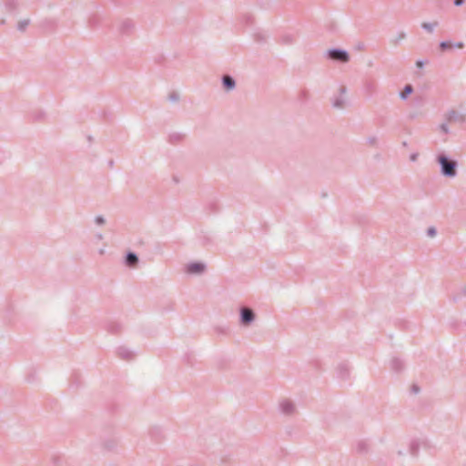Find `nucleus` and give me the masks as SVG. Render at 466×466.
Masks as SVG:
<instances>
[{
  "mask_svg": "<svg viewBox=\"0 0 466 466\" xmlns=\"http://www.w3.org/2000/svg\"><path fill=\"white\" fill-rule=\"evenodd\" d=\"M436 162L440 167V173L442 177L452 178L458 174V160L447 155L444 151L436 155Z\"/></svg>",
  "mask_w": 466,
  "mask_h": 466,
  "instance_id": "nucleus-1",
  "label": "nucleus"
},
{
  "mask_svg": "<svg viewBox=\"0 0 466 466\" xmlns=\"http://www.w3.org/2000/svg\"><path fill=\"white\" fill-rule=\"evenodd\" d=\"M326 57L329 60L341 64L348 63L350 59L349 52L339 47H332L328 49L326 51Z\"/></svg>",
  "mask_w": 466,
  "mask_h": 466,
  "instance_id": "nucleus-2",
  "label": "nucleus"
},
{
  "mask_svg": "<svg viewBox=\"0 0 466 466\" xmlns=\"http://www.w3.org/2000/svg\"><path fill=\"white\" fill-rule=\"evenodd\" d=\"M256 312L251 308L241 306L239 308V324L242 327L250 326L256 319Z\"/></svg>",
  "mask_w": 466,
  "mask_h": 466,
  "instance_id": "nucleus-3",
  "label": "nucleus"
},
{
  "mask_svg": "<svg viewBox=\"0 0 466 466\" xmlns=\"http://www.w3.org/2000/svg\"><path fill=\"white\" fill-rule=\"evenodd\" d=\"M206 264L202 261H192L187 264L186 271L191 275H200L206 270Z\"/></svg>",
  "mask_w": 466,
  "mask_h": 466,
  "instance_id": "nucleus-4",
  "label": "nucleus"
},
{
  "mask_svg": "<svg viewBox=\"0 0 466 466\" xmlns=\"http://www.w3.org/2000/svg\"><path fill=\"white\" fill-rule=\"evenodd\" d=\"M135 30V24L130 19H124L117 25V31L122 35H130Z\"/></svg>",
  "mask_w": 466,
  "mask_h": 466,
  "instance_id": "nucleus-5",
  "label": "nucleus"
},
{
  "mask_svg": "<svg viewBox=\"0 0 466 466\" xmlns=\"http://www.w3.org/2000/svg\"><path fill=\"white\" fill-rule=\"evenodd\" d=\"M139 263L138 255L131 250L126 252L124 257V264L129 268H135Z\"/></svg>",
  "mask_w": 466,
  "mask_h": 466,
  "instance_id": "nucleus-6",
  "label": "nucleus"
},
{
  "mask_svg": "<svg viewBox=\"0 0 466 466\" xmlns=\"http://www.w3.org/2000/svg\"><path fill=\"white\" fill-rule=\"evenodd\" d=\"M116 353L118 358L123 360L130 361L135 359L136 353L127 348L126 346H119L116 350Z\"/></svg>",
  "mask_w": 466,
  "mask_h": 466,
  "instance_id": "nucleus-7",
  "label": "nucleus"
},
{
  "mask_svg": "<svg viewBox=\"0 0 466 466\" xmlns=\"http://www.w3.org/2000/svg\"><path fill=\"white\" fill-rule=\"evenodd\" d=\"M363 92L368 98L372 97L377 92V82L373 79L365 80Z\"/></svg>",
  "mask_w": 466,
  "mask_h": 466,
  "instance_id": "nucleus-8",
  "label": "nucleus"
},
{
  "mask_svg": "<svg viewBox=\"0 0 466 466\" xmlns=\"http://www.w3.org/2000/svg\"><path fill=\"white\" fill-rule=\"evenodd\" d=\"M106 330L112 335H118L123 330V326L120 322L116 320H108L105 324Z\"/></svg>",
  "mask_w": 466,
  "mask_h": 466,
  "instance_id": "nucleus-9",
  "label": "nucleus"
},
{
  "mask_svg": "<svg viewBox=\"0 0 466 466\" xmlns=\"http://www.w3.org/2000/svg\"><path fill=\"white\" fill-rule=\"evenodd\" d=\"M280 411L284 415L290 416L296 411L295 404L289 400H284L279 403Z\"/></svg>",
  "mask_w": 466,
  "mask_h": 466,
  "instance_id": "nucleus-10",
  "label": "nucleus"
},
{
  "mask_svg": "<svg viewBox=\"0 0 466 466\" xmlns=\"http://www.w3.org/2000/svg\"><path fill=\"white\" fill-rule=\"evenodd\" d=\"M446 120H447V122H450V123H451V122L464 123L466 120V117H465V116L460 114L457 110L451 109L446 114Z\"/></svg>",
  "mask_w": 466,
  "mask_h": 466,
  "instance_id": "nucleus-11",
  "label": "nucleus"
},
{
  "mask_svg": "<svg viewBox=\"0 0 466 466\" xmlns=\"http://www.w3.org/2000/svg\"><path fill=\"white\" fill-rule=\"evenodd\" d=\"M198 239L203 247H211L215 243L214 236L207 231H201Z\"/></svg>",
  "mask_w": 466,
  "mask_h": 466,
  "instance_id": "nucleus-12",
  "label": "nucleus"
},
{
  "mask_svg": "<svg viewBox=\"0 0 466 466\" xmlns=\"http://www.w3.org/2000/svg\"><path fill=\"white\" fill-rule=\"evenodd\" d=\"M221 82L222 86L226 91H231L236 87L235 78L228 74H225L222 76Z\"/></svg>",
  "mask_w": 466,
  "mask_h": 466,
  "instance_id": "nucleus-13",
  "label": "nucleus"
},
{
  "mask_svg": "<svg viewBox=\"0 0 466 466\" xmlns=\"http://www.w3.org/2000/svg\"><path fill=\"white\" fill-rule=\"evenodd\" d=\"M405 368V364H404V361L398 358V357H393L390 360V369L396 372V373H400L401 371H403Z\"/></svg>",
  "mask_w": 466,
  "mask_h": 466,
  "instance_id": "nucleus-14",
  "label": "nucleus"
},
{
  "mask_svg": "<svg viewBox=\"0 0 466 466\" xmlns=\"http://www.w3.org/2000/svg\"><path fill=\"white\" fill-rule=\"evenodd\" d=\"M338 375L341 380H347L350 376V368L347 363H339L337 368Z\"/></svg>",
  "mask_w": 466,
  "mask_h": 466,
  "instance_id": "nucleus-15",
  "label": "nucleus"
},
{
  "mask_svg": "<svg viewBox=\"0 0 466 466\" xmlns=\"http://www.w3.org/2000/svg\"><path fill=\"white\" fill-rule=\"evenodd\" d=\"M414 88L412 85L406 84L404 87L400 91L399 96L401 100H407L408 97L413 93Z\"/></svg>",
  "mask_w": 466,
  "mask_h": 466,
  "instance_id": "nucleus-16",
  "label": "nucleus"
},
{
  "mask_svg": "<svg viewBox=\"0 0 466 466\" xmlns=\"http://www.w3.org/2000/svg\"><path fill=\"white\" fill-rule=\"evenodd\" d=\"M185 137L186 135L183 133L175 132L168 136V142L172 145H177L181 143L184 140Z\"/></svg>",
  "mask_w": 466,
  "mask_h": 466,
  "instance_id": "nucleus-17",
  "label": "nucleus"
},
{
  "mask_svg": "<svg viewBox=\"0 0 466 466\" xmlns=\"http://www.w3.org/2000/svg\"><path fill=\"white\" fill-rule=\"evenodd\" d=\"M82 385V379L81 376L75 372L71 375L70 380H69V386L72 389H78Z\"/></svg>",
  "mask_w": 466,
  "mask_h": 466,
  "instance_id": "nucleus-18",
  "label": "nucleus"
},
{
  "mask_svg": "<svg viewBox=\"0 0 466 466\" xmlns=\"http://www.w3.org/2000/svg\"><path fill=\"white\" fill-rule=\"evenodd\" d=\"M101 21H102L101 16L97 14H94L89 16L87 25L91 29H95V28L98 27Z\"/></svg>",
  "mask_w": 466,
  "mask_h": 466,
  "instance_id": "nucleus-19",
  "label": "nucleus"
},
{
  "mask_svg": "<svg viewBox=\"0 0 466 466\" xmlns=\"http://www.w3.org/2000/svg\"><path fill=\"white\" fill-rule=\"evenodd\" d=\"M149 435L154 440H160L163 437L162 428L159 426H153L149 430Z\"/></svg>",
  "mask_w": 466,
  "mask_h": 466,
  "instance_id": "nucleus-20",
  "label": "nucleus"
},
{
  "mask_svg": "<svg viewBox=\"0 0 466 466\" xmlns=\"http://www.w3.org/2000/svg\"><path fill=\"white\" fill-rule=\"evenodd\" d=\"M18 3L16 0H5V9L8 13H13L16 10Z\"/></svg>",
  "mask_w": 466,
  "mask_h": 466,
  "instance_id": "nucleus-21",
  "label": "nucleus"
},
{
  "mask_svg": "<svg viewBox=\"0 0 466 466\" xmlns=\"http://www.w3.org/2000/svg\"><path fill=\"white\" fill-rule=\"evenodd\" d=\"M296 35L292 34H285L280 36V43L283 45H291L295 42Z\"/></svg>",
  "mask_w": 466,
  "mask_h": 466,
  "instance_id": "nucleus-22",
  "label": "nucleus"
},
{
  "mask_svg": "<svg viewBox=\"0 0 466 466\" xmlns=\"http://www.w3.org/2000/svg\"><path fill=\"white\" fill-rule=\"evenodd\" d=\"M438 25H439V22L438 21H434V22H431V23L423 22L420 26L426 32L432 33L434 28L437 27Z\"/></svg>",
  "mask_w": 466,
  "mask_h": 466,
  "instance_id": "nucleus-23",
  "label": "nucleus"
},
{
  "mask_svg": "<svg viewBox=\"0 0 466 466\" xmlns=\"http://www.w3.org/2000/svg\"><path fill=\"white\" fill-rule=\"evenodd\" d=\"M410 453L413 457L418 456L420 451V443L418 441H412L410 444Z\"/></svg>",
  "mask_w": 466,
  "mask_h": 466,
  "instance_id": "nucleus-24",
  "label": "nucleus"
},
{
  "mask_svg": "<svg viewBox=\"0 0 466 466\" xmlns=\"http://www.w3.org/2000/svg\"><path fill=\"white\" fill-rule=\"evenodd\" d=\"M345 100L341 97V96H336L332 100V106L335 108L341 109L344 107Z\"/></svg>",
  "mask_w": 466,
  "mask_h": 466,
  "instance_id": "nucleus-25",
  "label": "nucleus"
},
{
  "mask_svg": "<svg viewBox=\"0 0 466 466\" xmlns=\"http://www.w3.org/2000/svg\"><path fill=\"white\" fill-rule=\"evenodd\" d=\"M453 47V44L451 41L444 40L439 43V48L441 52H446L447 50Z\"/></svg>",
  "mask_w": 466,
  "mask_h": 466,
  "instance_id": "nucleus-26",
  "label": "nucleus"
},
{
  "mask_svg": "<svg viewBox=\"0 0 466 466\" xmlns=\"http://www.w3.org/2000/svg\"><path fill=\"white\" fill-rule=\"evenodd\" d=\"M183 360L184 361L189 365V366H193L194 365V362L196 360V358H195V355L193 352H187L184 357H183Z\"/></svg>",
  "mask_w": 466,
  "mask_h": 466,
  "instance_id": "nucleus-27",
  "label": "nucleus"
},
{
  "mask_svg": "<svg viewBox=\"0 0 466 466\" xmlns=\"http://www.w3.org/2000/svg\"><path fill=\"white\" fill-rule=\"evenodd\" d=\"M29 24H30V20L29 19L21 20V21L18 22L16 28H17L18 31L24 32V31H25V29L27 28Z\"/></svg>",
  "mask_w": 466,
  "mask_h": 466,
  "instance_id": "nucleus-28",
  "label": "nucleus"
},
{
  "mask_svg": "<svg viewBox=\"0 0 466 466\" xmlns=\"http://www.w3.org/2000/svg\"><path fill=\"white\" fill-rule=\"evenodd\" d=\"M462 297H466V285L463 286L461 290L455 294L452 298V300L454 302H457L458 300H460Z\"/></svg>",
  "mask_w": 466,
  "mask_h": 466,
  "instance_id": "nucleus-29",
  "label": "nucleus"
},
{
  "mask_svg": "<svg viewBox=\"0 0 466 466\" xmlns=\"http://www.w3.org/2000/svg\"><path fill=\"white\" fill-rule=\"evenodd\" d=\"M309 98V93L307 89H301L299 93V99L301 102H307Z\"/></svg>",
  "mask_w": 466,
  "mask_h": 466,
  "instance_id": "nucleus-30",
  "label": "nucleus"
},
{
  "mask_svg": "<svg viewBox=\"0 0 466 466\" xmlns=\"http://www.w3.org/2000/svg\"><path fill=\"white\" fill-rule=\"evenodd\" d=\"M357 451L359 453H365L368 451V444L361 441H359L358 444H357Z\"/></svg>",
  "mask_w": 466,
  "mask_h": 466,
  "instance_id": "nucleus-31",
  "label": "nucleus"
},
{
  "mask_svg": "<svg viewBox=\"0 0 466 466\" xmlns=\"http://www.w3.org/2000/svg\"><path fill=\"white\" fill-rule=\"evenodd\" d=\"M405 38H406V34H405V32L401 31V32L398 33V35L396 36V38L391 40V43L394 46H398L400 44V42Z\"/></svg>",
  "mask_w": 466,
  "mask_h": 466,
  "instance_id": "nucleus-32",
  "label": "nucleus"
},
{
  "mask_svg": "<svg viewBox=\"0 0 466 466\" xmlns=\"http://www.w3.org/2000/svg\"><path fill=\"white\" fill-rule=\"evenodd\" d=\"M254 40L258 43H265L266 35L262 32H256L254 34Z\"/></svg>",
  "mask_w": 466,
  "mask_h": 466,
  "instance_id": "nucleus-33",
  "label": "nucleus"
},
{
  "mask_svg": "<svg viewBox=\"0 0 466 466\" xmlns=\"http://www.w3.org/2000/svg\"><path fill=\"white\" fill-rule=\"evenodd\" d=\"M45 112L39 110L32 114V118L34 121H41L45 117Z\"/></svg>",
  "mask_w": 466,
  "mask_h": 466,
  "instance_id": "nucleus-34",
  "label": "nucleus"
},
{
  "mask_svg": "<svg viewBox=\"0 0 466 466\" xmlns=\"http://www.w3.org/2000/svg\"><path fill=\"white\" fill-rule=\"evenodd\" d=\"M253 16L251 15H242V22L246 25H251L253 24Z\"/></svg>",
  "mask_w": 466,
  "mask_h": 466,
  "instance_id": "nucleus-35",
  "label": "nucleus"
},
{
  "mask_svg": "<svg viewBox=\"0 0 466 466\" xmlns=\"http://www.w3.org/2000/svg\"><path fill=\"white\" fill-rule=\"evenodd\" d=\"M208 209L210 214H215L218 211V206L216 202H210L208 205Z\"/></svg>",
  "mask_w": 466,
  "mask_h": 466,
  "instance_id": "nucleus-36",
  "label": "nucleus"
},
{
  "mask_svg": "<svg viewBox=\"0 0 466 466\" xmlns=\"http://www.w3.org/2000/svg\"><path fill=\"white\" fill-rule=\"evenodd\" d=\"M95 223L98 226H102L106 223V218L102 215H97L95 217Z\"/></svg>",
  "mask_w": 466,
  "mask_h": 466,
  "instance_id": "nucleus-37",
  "label": "nucleus"
},
{
  "mask_svg": "<svg viewBox=\"0 0 466 466\" xmlns=\"http://www.w3.org/2000/svg\"><path fill=\"white\" fill-rule=\"evenodd\" d=\"M168 99L171 102H177L179 100V95L177 92L173 91L168 95Z\"/></svg>",
  "mask_w": 466,
  "mask_h": 466,
  "instance_id": "nucleus-38",
  "label": "nucleus"
},
{
  "mask_svg": "<svg viewBox=\"0 0 466 466\" xmlns=\"http://www.w3.org/2000/svg\"><path fill=\"white\" fill-rule=\"evenodd\" d=\"M437 235V229L435 227H429L427 229V236L430 238H433Z\"/></svg>",
  "mask_w": 466,
  "mask_h": 466,
  "instance_id": "nucleus-39",
  "label": "nucleus"
},
{
  "mask_svg": "<svg viewBox=\"0 0 466 466\" xmlns=\"http://www.w3.org/2000/svg\"><path fill=\"white\" fill-rule=\"evenodd\" d=\"M428 63H429V61L427 59H419L416 61V66L418 68H422Z\"/></svg>",
  "mask_w": 466,
  "mask_h": 466,
  "instance_id": "nucleus-40",
  "label": "nucleus"
},
{
  "mask_svg": "<svg viewBox=\"0 0 466 466\" xmlns=\"http://www.w3.org/2000/svg\"><path fill=\"white\" fill-rule=\"evenodd\" d=\"M420 391V388L418 384L413 383L410 387V392L412 394H418Z\"/></svg>",
  "mask_w": 466,
  "mask_h": 466,
  "instance_id": "nucleus-41",
  "label": "nucleus"
},
{
  "mask_svg": "<svg viewBox=\"0 0 466 466\" xmlns=\"http://www.w3.org/2000/svg\"><path fill=\"white\" fill-rule=\"evenodd\" d=\"M440 129L441 132H443L444 134H449L450 130H449V127H448V124L447 123H442L441 126H440Z\"/></svg>",
  "mask_w": 466,
  "mask_h": 466,
  "instance_id": "nucleus-42",
  "label": "nucleus"
},
{
  "mask_svg": "<svg viewBox=\"0 0 466 466\" xmlns=\"http://www.w3.org/2000/svg\"><path fill=\"white\" fill-rule=\"evenodd\" d=\"M215 330H216V332H218L219 334H227L228 328H226V327H216Z\"/></svg>",
  "mask_w": 466,
  "mask_h": 466,
  "instance_id": "nucleus-43",
  "label": "nucleus"
},
{
  "mask_svg": "<svg viewBox=\"0 0 466 466\" xmlns=\"http://www.w3.org/2000/svg\"><path fill=\"white\" fill-rule=\"evenodd\" d=\"M367 142L370 144V145H375L377 143V137H369L367 138Z\"/></svg>",
  "mask_w": 466,
  "mask_h": 466,
  "instance_id": "nucleus-44",
  "label": "nucleus"
},
{
  "mask_svg": "<svg viewBox=\"0 0 466 466\" xmlns=\"http://www.w3.org/2000/svg\"><path fill=\"white\" fill-rule=\"evenodd\" d=\"M418 157H419V154H418V153H416V152H415V153H411V154L410 155V160L411 162H415V161H417Z\"/></svg>",
  "mask_w": 466,
  "mask_h": 466,
  "instance_id": "nucleus-45",
  "label": "nucleus"
},
{
  "mask_svg": "<svg viewBox=\"0 0 466 466\" xmlns=\"http://www.w3.org/2000/svg\"><path fill=\"white\" fill-rule=\"evenodd\" d=\"M465 0H453V4L456 6H461L464 4Z\"/></svg>",
  "mask_w": 466,
  "mask_h": 466,
  "instance_id": "nucleus-46",
  "label": "nucleus"
},
{
  "mask_svg": "<svg viewBox=\"0 0 466 466\" xmlns=\"http://www.w3.org/2000/svg\"><path fill=\"white\" fill-rule=\"evenodd\" d=\"M339 91V96H342L347 92V87L345 86H340Z\"/></svg>",
  "mask_w": 466,
  "mask_h": 466,
  "instance_id": "nucleus-47",
  "label": "nucleus"
},
{
  "mask_svg": "<svg viewBox=\"0 0 466 466\" xmlns=\"http://www.w3.org/2000/svg\"><path fill=\"white\" fill-rule=\"evenodd\" d=\"M463 46H464V44L462 42H457V43L453 44V47L462 48Z\"/></svg>",
  "mask_w": 466,
  "mask_h": 466,
  "instance_id": "nucleus-48",
  "label": "nucleus"
},
{
  "mask_svg": "<svg viewBox=\"0 0 466 466\" xmlns=\"http://www.w3.org/2000/svg\"><path fill=\"white\" fill-rule=\"evenodd\" d=\"M107 165L110 168H112L115 165V161L113 159H110L108 162H107Z\"/></svg>",
  "mask_w": 466,
  "mask_h": 466,
  "instance_id": "nucleus-49",
  "label": "nucleus"
},
{
  "mask_svg": "<svg viewBox=\"0 0 466 466\" xmlns=\"http://www.w3.org/2000/svg\"><path fill=\"white\" fill-rule=\"evenodd\" d=\"M96 238L97 240H102L103 239V235L101 233H97L96 235Z\"/></svg>",
  "mask_w": 466,
  "mask_h": 466,
  "instance_id": "nucleus-50",
  "label": "nucleus"
},
{
  "mask_svg": "<svg viewBox=\"0 0 466 466\" xmlns=\"http://www.w3.org/2000/svg\"><path fill=\"white\" fill-rule=\"evenodd\" d=\"M59 461H60V459L58 457H54L53 458V461H54L55 464H58Z\"/></svg>",
  "mask_w": 466,
  "mask_h": 466,
  "instance_id": "nucleus-51",
  "label": "nucleus"
},
{
  "mask_svg": "<svg viewBox=\"0 0 466 466\" xmlns=\"http://www.w3.org/2000/svg\"><path fill=\"white\" fill-rule=\"evenodd\" d=\"M401 145H402L403 147H408V142L407 141H403Z\"/></svg>",
  "mask_w": 466,
  "mask_h": 466,
  "instance_id": "nucleus-52",
  "label": "nucleus"
},
{
  "mask_svg": "<svg viewBox=\"0 0 466 466\" xmlns=\"http://www.w3.org/2000/svg\"><path fill=\"white\" fill-rule=\"evenodd\" d=\"M5 19H1L0 20V25H5Z\"/></svg>",
  "mask_w": 466,
  "mask_h": 466,
  "instance_id": "nucleus-53",
  "label": "nucleus"
},
{
  "mask_svg": "<svg viewBox=\"0 0 466 466\" xmlns=\"http://www.w3.org/2000/svg\"><path fill=\"white\" fill-rule=\"evenodd\" d=\"M87 140H88L89 142H92V141H93V137H92L91 136H88V137H87Z\"/></svg>",
  "mask_w": 466,
  "mask_h": 466,
  "instance_id": "nucleus-54",
  "label": "nucleus"
},
{
  "mask_svg": "<svg viewBox=\"0 0 466 466\" xmlns=\"http://www.w3.org/2000/svg\"><path fill=\"white\" fill-rule=\"evenodd\" d=\"M113 447H114V445H113V444H111V445H106V448H107L108 450L113 449Z\"/></svg>",
  "mask_w": 466,
  "mask_h": 466,
  "instance_id": "nucleus-55",
  "label": "nucleus"
},
{
  "mask_svg": "<svg viewBox=\"0 0 466 466\" xmlns=\"http://www.w3.org/2000/svg\"><path fill=\"white\" fill-rule=\"evenodd\" d=\"M116 4H121V0H113Z\"/></svg>",
  "mask_w": 466,
  "mask_h": 466,
  "instance_id": "nucleus-56",
  "label": "nucleus"
},
{
  "mask_svg": "<svg viewBox=\"0 0 466 466\" xmlns=\"http://www.w3.org/2000/svg\"><path fill=\"white\" fill-rule=\"evenodd\" d=\"M99 253H100L101 255H103V254H104V249H100V250H99Z\"/></svg>",
  "mask_w": 466,
  "mask_h": 466,
  "instance_id": "nucleus-57",
  "label": "nucleus"
}]
</instances>
